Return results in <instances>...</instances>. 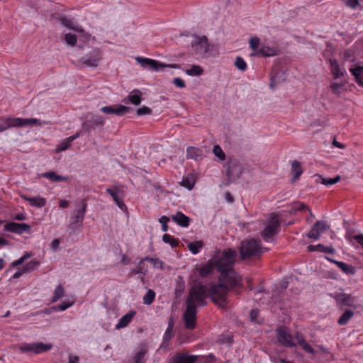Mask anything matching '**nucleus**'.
<instances>
[{"mask_svg": "<svg viewBox=\"0 0 363 363\" xmlns=\"http://www.w3.org/2000/svg\"><path fill=\"white\" fill-rule=\"evenodd\" d=\"M345 86V83H335L333 82L330 85V89L334 94H339L341 91V89Z\"/></svg>", "mask_w": 363, "mask_h": 363, "instance_id": "obj_54", "label": "nucleus"}, {"mask_svg": "<svg viewBox=\"0 0 363 363\" xmlns=\"http://www.w3.org/2000/svg\"><path fill=\"white\" fill-rule=\"evenodd\" d=\"M197 356L186 353H177L172 358L171 363H194Z\"/></svg>", "mask_w": 363, "mask_h": 363, "instance_id": "obj_18", "label": "nucleus"}, {"mask_svg": "<svg viewBox=\"0 0 363 363\" xmlns=\"http://www.w3.org/2000/svg\"><path fill=\"white\" fill-rule=\"evenodd\" d=\"M256 55H260L265 57H271L277 55V49L269 46L262 45L256 52Z\"/></svg>", "mask_w": 363, "mask_h": 363, "instance_id": "obj_32", "label": "nucleus"}, {"mask_svg": "<svg viewBox=\"0 0 363 363\" xmlns=\"http://www.w3.org/2000/svg\"><path fill=\"white\" fill-rule=\"evenodd\" d=\"M213 152L214 155L220 160H224L225 159V155L218 145H216L213 146Z\"/></svg>", "mask_w": 363, "mask_h": 363, "instance_id": "obj_52", "label": "nucleus"}, {"mask_svg": "<svg viewBox=\"0 0 363 363\" xmlns=\"http://www.w3.org/2000/svg\"><path fill=\"white\" fill-rule=\"evenodd\" d=\"M346 239L352 243V240L357 241V242L360 245L363 247V234L355 235L353 236H350L349 235H346Z\"/></svg>", "mask_w": 363, "mask_h": 363, "instance_id": "obj_51", "label": "nucleus"}, {"mask_svg": "<svg viewBox=\"0 0 363 363\" xmlns=\"http://www.w3.org/2000/svg\"><path fill=\"white\" fill-rule=\"evenodd\" d=\"M202 247L203 243L201 241L192 242L189 243L188 245V249L194 255H196L197 253H199Z\"/></svg>", "mask_w": 363, "mask_h": 363, "instance_id": "obj_42", "label": "nucleus"}, {"mask_svg": "<svg viewBox=\"0 0 363 363\" xmlns=\"http://www.w3.org/2000/svg\"><path fill=\"white\" fill-rule=\"evenodd\" d=\"M73 304V302H62L61 304L60 305H57V306H52L50 308H48L46 311H45V313H50L51 311H65L66 309H67L69 307L72 306Z\"/></svg>", "mask_w": 363, "mask_h": 363, "instance_id": "obj_39", "label": "nucleus"}, {"mask_svg": "<svg viewBox=\"0 0 363 363\" xmlns=\"http://www.w3.org/2000/svg\"><path fill=\"white\" fill-rule=\"evenodd\" d=\"M180 184L182 186L187 188L189 190L191 189L193 186V184H191V182L187 179H183Z\"/></svg>", "mask_w": 363, "mask_h": 363, "instance_id": "obj_63", "label": "nucleus"}, {"mask_svg": "<svg viewBox=\"0 0 363 363\" xmlns=\"http://www.w3.org/2000/svg\"><path fill=\"white\" fill-rule=\"evenodd\" d=\"M151 113L152 110L147 106H143L137 110V115L138 116L150 115Z\"/></svg>", "mask_w": 363, "mask_h": 363, "instance_id": "obj_58", "label": "nucleus"}, {"mask_svg": "<svg viewBox=\"0 0 363 363\" xmlns=\"http://www.w3.org/2000/svg\"><path fill=\"white\" fill-rule=\"evenodd\" d=\"M173 335H174L173 330H169V329L166 330V331L164 334V336H163V340H164V343H167V345H169V340L173 337Z\"/></svg>", "mask_w": 363, "mask_h": 363, "instance_id": "obj_60", "label": "nucleus"}, {"mask_svg": "<svg viewBox=\"0 0 363 363\" xmlns=\"http://www.w3.org/2000/svg\"><path fill=\"white\" fill-rule=\"evenodd\" d=\"M162 241L167 244H169L172 247H176L179 245V241L169 234H164Z\"/></svg>", "mask_w": 363, "mask_h": 363, "instance_id": "obj_41", "label": "nucleus"}, {"mask_svg": "<svg viewBox=\"0 0 363 363\" xmlns=\"http://www.w3.org/2000/svg\"><path fill=\"white\" fill-rule=\"evenodd\" d=\"M326 228L327 225L325 222L322 220H318L313 224L311 230L307 233V237L308 238L318 240L319 239L320 235L323 233Z\"/></svg>", "mask_w": 363, "mask_h": 363, "instance_id": "obj_15", "label": "nucleus"}, {"mask_svg": "<svg viewBox=\"0 0 363 363\" xmlns=\"http://www.w3.org/2000/svg\"><path fill=\"white\" fill-rule=\"evenodd\" d=\"M304 210H307L309 212V215L311 216H313V213L311 212V211L308 208V207L305 205L304 203H300V202H295V203H293L292 206H291V208L290 210V213H296V211H304Z\"/></svg>", "mask_w": 363, "mask_h": 363, "instance_id": "obj_36", "label": "nucleus"}, {"mask_svg": "<svg viewBox=\"0 0 363 363\" xmlns=\"http://www.w3.org/2000/svg\"><path fill=\"white\" fill-rule=\"evenodd\" d=\"M79 357L69 355L68 363H79Z\"/></svg>", "mask_w": 363, "mask_h": 363, "instance_id": "obj_64", "label": "nucleus"}, {"mask_svg": "<svg viewBox=\"0 0 363 363\" xmlns=\"http://www.w3.org/2000/svg\"><path fill=\"white\" fill-rule=\"evenodd\" d=\"M340 176L337 175L334 178H323L320 177L321 183L325 186H331L340 181Z\"/></svg>", "mask_w": 363, "mask_h": 363, "instance_id": "obj_48", "label": "nucleus"}, {"mask_svg": "<svg viewBox=\"0 0 363 363\" xmlns=\"http://www.w3.org/2000/svg\"><path fill=\"white\" fill-rule=\"evenodd\" d=\"M235 66L240 71H245L247 69V64L241 57H237L235 62Z\"/></svg>", "mask_w": 363, "mask_h": 363, "instance_id": "obj_50", "label": "nucleus"}, {"mask_svg": "<svg viewBox=\"0 0 363 363\" xmlns=\"http://www.w3.org/2000/svg\"><path fill=\"white\" fill-rule=\"evenodd\" d=\"M329 62L331 68V73L333 76L334 79H337L340 77L344 76V72L341 70L336 60L330 59Z\"/></svg>", "mask_w": 363, "mask_h": 363, "instance_id": "obj_27", "label": "nucleus"}, {"mask_svg": "<svg viewBox=\"0 0 363 363\" xmlns=\"http://www.w3.org/2000/svg\"><path fill=\"white\" fill-rule=\"evenodd\" d=\"M194 40L191 42V48L197 54H205L208 51V38L195 35Z\"/></svg>", "mask_w": 363, "mask_h": 363, "instance_id": "obj_12", "label": "nucleus"}, {"mask_svg": "<svg viewBox=\"0 0 363 363\" xmlns=\"http://www.w3.org/2000/svg\"><path fill=\"white\" fill-rule=\"evenodd\" d=\"M101 59V53L99 50L94 49L89 54L82 57L79 62L86 67H96L98 66L99 61Z\"/></svg>", "mask_w": 363, "mask_h": 363, "instance_id": "obj_10", "label": "nucleus"}, {"mask_svg": "<svg viewBox=\"0 0 363 363\" xmlns=\"http://www.w3.org/2000/svg\"><path fill=\"white\" fill-rule=\"evenodd\" d=\"M146 354V350L144 349H140L138 352L134 355L133 359L134 363H145V355Z\"/></svg>", "mask_w": 363, "mask_h": 363, "instance_id": "obj_47", "label": "nucleus"}, {"mask_svg": "<svg viewBox=\"0 0 363 363\" xmlns=\"http://www.w3.org/2000/svg\"><path fill=\"white\" fill-rule=\"evenodd\" d=\"M214 268H216V260L211 261L208 264L200 268L201 276L207 277L213 272Z\"/></svg>", "mask_w": 363, "mask_h": 363, "instance_id": "obj_35", "label": "nucleus"}, {"mask_svg": "<svg viewBox=\"0 0 363 363\" xmlns=\"http://www.w3.org/2000/svg\"><path fill=\"white\" fill-rule=\"evenodd\" d=\"M203 153L201 148L189 146L186 148V158L199 161L203 158Z\"/></svg>", "mask_w": 363, "mask_h": 363, "instance_id": "obj_20", "label": "nucleus"}, {"mask_svg": "<svg viewBox=\"0 0 363 363\" xmlns=\"http://www.w3.org/2000/svg\"><path fill=\"white\" fill-rule=\"evenodd\" d=\"M240 253L243 259L257 256L262 253V248L257 240H245L241 242Z\"/></svg>", "mask_w": 363, "mask_h": 363, "instance_id": "obj_3", "label": "nucleus"}, {"mask_svg": "<svg viewBox=\"0 0 363 363\" xmlns=\"http://www.w3.org/2000/svg\"><path fill=\"white\" fill-rule=\"evenodd\" d=\"M135 60L143 67L146 69L159 71L162 70L164 67H168L164 64L160 63L155 60L150 58L137 57Z\"/></svg>", "mask_w": 363, "mask_h": 363, "instance_id": "obj_13", "label": "nucleus"}, {"mask_svg": "<svg viewBox=\"0 0 363 363\" xmlns=\"http://www.w3.org/2000/svg\"><path fill=\"white\" fill-rule=\"evenodd\" d=\"M65 40L67 44L73 46L77 43V36L72 33H67L65 35Z\"/></svg>", "mask_w": 363, "mask_h": 363, "instance_id": "obj_55", "label": "nucleus"}, {"mask_svg": "<svg viewBox=\"0 0 363 363\" xmlns=\"http://www.w3.org/2000/svg\"><path fill=\"white\" fill-rule=\"evenodd\" d=\"M104 125V119L102 116L91 114L90 118L87 117L86 121L82 123V130L90 133L97 126H103Z\"/></svg>", "mask_w": 363, "mask_h": 363, "instance_id": "obj_11", "label": "nucleus"}, {"mask_svg": "<svg viewBox=\"0 0 363 363\" xmlns=\"http://www.w3.org/2000/svg\"><path fill=\"white\" fill-rule=\"evenodd\" d=\"M196 305L186 304V308L183 314V320L186 329L193 330L196 327Z\"/></svg>", "mask_w": 363, "mask_h": 363, "instance_id": "obj_7", "label": "nucleus"}, {"mask_svg": "<svg viewBox=\"0 0 363 363\" xmlns=\"http://www.w3.org/2000/svg\"><path fill=\"white\" fill-rule=\"evenodd\" d=\"M350 70L355 77L356 82L359 85L363 86V67L357 66L354 68H351Z\"/></svg>", "mask_w": 363, "mask_h": 363, "instance_id": "obj_31", "label": "nucleus"}, {"mask_svg": "<svg viewBox=\"0 0 363 363\" xmlns=\"http://www.w3.org/2000/svg\"><path fill=\"white\" fill-rule=\"evenodd\" d=\"M284 80H285L284 73L277 72L275 74L271 76L270 86L273 87Z\"/></svg>", "mask_w": 363, "mask_h": 363, "instance_id": "obj_44", "label": "nucleus"}, {"mask_svg": "<svg viewBox=\"0 0 363 363\" xmlns=\"http://www.w3.org/2000/svg\"><path fill=\"white\" fill-rule=\"evenodd\" d=\"M106 192L111 196L115 203L120 209L124 211L127 209L125 204L123 202L124 191L118 186H113L106 189Z\"/></svg>", "mask_w": 363, "mask_h": 363, "instance_id": "obj_9", "label": "nucleus"}, {"mask_svg": "<svg viewBox=\"0 0 363 363\" xmlns=\"http://www.w3.org/2000/svg\"><path fill=\"white\" fill-rule=\"evenodd\" d=\"M39 264L40 263L38 261H30L23 266V269L25 272V273L31 272L37 268Z\"/></svg>", "mask_w": 363, "mask_h": 363, "instance_id": "obj_46", "label": "nucleus"}, {"mask_svg": "<svg viewBox=\"0 0 363 363\" xmlns=\"http://www.w3.org/2000/svg\"><path fill=\"white\" fill-rule=\"evenodd\" d=\"M345 4L347 6L355 9L359 5L358 0H346Z\"/></svg>", "mask_w": 363, "mask_h": 363, "instance_id": "obj_62", "label": "nucleus"}, {"mask_svg": "<svg viewBox=\"0 0 363 363\" xmlns=\"http://www.w3.org/2000/svg\"><path fill=\"white\" fill-rule=\"evenodd\" d=\"M145 261H147L145 258L142 259L138 262L135 268L133 269V272L135 274H141L145 275L147 272V265L145 264Z\"/></svg>", "mask_w": 363, "mask_h": 363, "instance_id": "obj_37", "label": "nucleus"}, {"mask_svg": "<svg viewBox=\"0 0 363 363\" xmlns=\"http://www.w3.org/2000/svg\"><path fill=\"white\" fill-rule=\"evenodd\" d=\"M335 300L339 304L342 306L356 308L355 298L351 294L345 293L337 294L335 296Z\"/></svg>", "mask_w": 363, "mask_h": 363, "instance_id": "obj_17", "label": "nucleus"}, {"mask_svg": "<svg viewBox=\"0 0 363 363\" xmlns=\"http://www.w3.org/2000/svg\"><path fill=\"white\" fill-rule=\"evenodd\" d=\"M130 108L128 106H125L123 105L118 106H104L101 108V111L104 113L109 115V114H116L119 116H122L125 113H128Z\"/></svg>", "mask_w": 363, "mask_h": 363, "instance_id": "obj_14", "label": "nucleus"}, {"mask_svg": "<svg viewBox=\"0 0 363 363\" xmlns=\"http://www.w3.org/2000/svg\"><path fill=\"white\" fill-rule=\"evenodd\" d=\"M277 339L280 345L286 347H296L293 337L286 328H279L276 330Z\"/></svg>", "mask_w": 363, "mask_h": 363, "instance_id": "obj_8", "label": "nucleus"}, {"mask_svg": "<svg viewBox=\"0 0 363 363\" xmlns=\"http://www.w3.org/2000/svg\"><path fill=\"white\" fill-rule=\"evenodd\" d=\"M260 40L257 37H252L250 40V47L252 50L257 51L259 49Z\"/></svg>", "mask_w": 363, "mask_h": 363, "instance_id": "obj_53", "label": "nucleus"}, {"mask_svg": "<svg viewBox=\"0 0 363 363\" xmlns=\"http://www.w3.org/2000/svg\"><path fill=\"white\" fill-rule=\"evenodd\" d=\"M145 259L151 262L155 267L162 269L163 266V262L158 258H151L146 257Z\"/></svg>", "mask_w": 363, "mask_h": 363, "instance_id": "obj_56", "label": "nucleus"}, {"mask_svg": "<svg viewBox=\"0 0 363 363\" xmlns=\"http://www.w3.org/2000/svg\"><path fill=\"white\" fill-rule=\"evenodd\" d=\"M155 295V292L152 289H148L143 298V303L150 305L154 301Z\"/></svg>", "mask_w": 363, "mask_h": 363, "instance_id": "obj_43", "label": "nucleus"}, {"mask_svg": "<svg viewBox=\"0 0 363 363\" xmlns=\"http://www.w3.org/2000/svg\"><path fill=\"white\" fill-rule=\"evenodd\" d=\"M59 21L64 26L69 29H72L79 33H82L84 31L82 28H81L79 26L76 25V23L72 18H69L65 16L60 17Z\"/></svg>", "mask_w": 363, "mask_h": 363, "instance_id": "obj_25", "label": "nucleus"}, {"mask_svg": "<svg viewBox=\"0 0 363 363\" xmlns=\"http://www.w3.org/2000/svg\"><path fill=\"white\" fill-rule=\"evenodd\" d=\"M237 252L235 250H227L223 253L222 257L216 260V269L220 272L219 282L210 289L211 301L216 305L223 307L226 303V294L228 288H234L240 284V276L233 269Z\"/></svg>", "mask_w": 363, "mask_h": 363, "instance_id": "obj_1", "label": "nucleus"}, {"mask_svg": "<svg viewBox=\"0 0 363 363\" xmlns=\"http://www.w3.org/2000/svg\"><path fill=\"white\" fill-rule=\"evenodd\" d=\"M328 259L335 264L346 274H354L355 273V269L352 265L330 258H328Z\"/></svg>", "mask_w": 363, "mask_h": 363, "instance_id": "obj_28", "label": "nucleus"}, {"mask_svg": "<svg viewBox=\"0 0 363 363\" xmlns=\"http://www.w3.org/2000/svg\"><path fill=\"white\" fill-rule=\"evenodd\" d=\"M5 230L9 232L21 234L24 232L30 231V226L26 223L11 222L5 225Z\"/></svg>", "mask_w": 363, "mask_h": 363, "instance_id": "obj_16", "label": "nucleus"}, {"mask_svg": "<svg viewBox=\"0 0 363 363\" xmlns=\"http://www.w3.org/2000/svg\"><path fill=\"white\" fill-rule=\"evenodd\" d=\"M72 142L69 141V139L67 138L63 141H62L57 147V152H62L69 149L71 147Z\"/></svg>", "mask_w": 363, "mask_h": 363, "instance_id": "obj_49", "label": "nucleus"}, {"mask_svg": "<svg viewBox=\"0 0 363 363\" xmlns=\"http://www.w3.org/2000/svg\"><path fill=\"white\" fill-rule=\"evenodd\" d=\"M52 348V344L43 343L42 342H32V343H23L19 347V350L21 352H31L35 354H40L49 351Z\"/></svg>", "mask_w": 363, "mask_h": 363, "instance_id": "obj_5", "label": "nucleus"}, {"mask_svg": "<svg viewBox=\"0 0 363 363\" xmlns=\"http://www.w3.org/2000/svg\"><path fill=\"white\" fill-rule=\"evenodd\" d=\"M16 118L8 117L3 123L0 124V133L10 128H18L17 123L15 121Z\"/></svg>", "mask_w": 363, "mask_h": 363, "instance_id": "obj_34", "label": "nucleus"}, {"mask_svg": "<svg viewBox=\"0 0 363 363\" xmlns=\"http://www.w3.org/2000/svg\"><path fill=\"white\" fill-rule=\"evenodd\" d=\"M215 284H211L208 287L201 284L193 286L186 298V304L191 303L192 305H196V303L198 305L202 306H206V298L208 296L211 298L210 289Z\"/></svg>", "mask_w": 363, "mask_h": 363, "instance_id": "obj_2", "label": "nucleus"}, {"mask_svg": "<svg viewBox=\"0 0 363 363\" xmlns=\"http://www.w3.org/2000/svg\"><path fill=\"white\" fill-rule=\"evenodd\" d=\"M171 218L174 222L181 227L187 228L189 225L190 218L181 211H177Z\"/></svg>", "mask_w": 363, "mask_h": 363, "instance_id": "obj_19", "label": "nucleus"}, {"mask_svg": "<svg viewBox=\"0 0 363 363\" xmlns=\"http://www.w3.org/2000/svg\"><path fill=\"white\" fill-rule=\"evenodd\" d=\"M291 174H293L292 181H296L303 173L301 162L297 160H294L291 162Z\"/></svg>", "mask_w": 363, "mask_h": 363, "instance_id": "obj_30", "label": "nucleus"}, {"mask_svg": "<svg viewBox=\"0 0 363 363\" xmlns=\"http://www.w3.org/2000/svg\"><path fill=\"white\" fill-rule=\"evenodd\" d=\"M15 121L17 123L18 128L26 126V125H41V122L37 118H16Z\"/></svg>", "mask_w": 363, "mask_h": 363, "instance_id": "obj_26", "label": "nucleus"}, {"mask_svg": "<svg viewBox=\"0 0 363 363\" xmlns=\"http://www.w3.org/2000/svg\"><path fill=\"white\" fill-rule=\"evenodd\" d=\"M308 250L310 252L318 251V252H320L330 253V254H333L335 252V250L333 247L325 246L322 244H318L315 245H309V246H308Z\"/></svg>", "mask_w": 363, "mask_h": 363, "instance_id": "obj_29", "label": "nucleus"}, {"mask_svg": "<svg viewBox=\"0 0 363 363\" xmlns=\"http://www.w3.org/2000/svg\"><path fill=\"white\" fill-rule=\"evenodd\" d=\"M21 198L25 201L29 202L32 206L42 208L46 204V199L40 196L29 197L25 195L21 196Z\"/></svg>", "mask_w": 363, "mask_h": 363, "instance_id": "obj_23", "label": "nucleus"}, {"mask_svg": "<svg viewBox=\"0 0 363 363\" xmlns=\"http://www.w3.org/2000/svg\"><path fill=\"white\" fill-rule=\"evenodd\" d=\"M279 226L280 222L277 216L275 213H272L269 220L268 224L261 233V236L265 241H269L274 235L277 233V230Z\"/></svg>", "mask_w": 363, "mask_h": 363, "instance_id": "obj_6", "label": "nucleus"}, {"mask_svg": "<svg viewBox=\"0 0 363 363\" xmlns=\"http://www.w3.org/2000/svg\"><path fill=\"white\" fill-rule=\"evenodd\" d=\"M203 72V69L199 65H193L190 69L186 70V73L189 76H199Z\"/></svg>", "mask_w": 363, "mask_h": 363, "instance_id": "obj_45", "label": "nucleus"}, {"mask_svg": "<svg viewBox=\"0 0 363 363\" xmlns=\"http://www.w3.org/2000/svg\"><path fill=\"white\" fill-rule=\"evenodd\" d=\"M354 315V312L351 310H346L339 318L337 320V323L340 325H346L350 319H351Z\"/></svg>", "mask_w": 363, "mask_h": 363, "instance_id": "obj_38", "label": "nucleus"}, {"mask_svg": "<svg viewBox=\"0 0 363 363\" xmlns=\"http://www.w3.org/2000/svg\"><path fill=\"white\" fill-rule=\"evenodd\" d=\"M169 221V218L166 216H162L160 219L159 222L162 225V230L163 232H167L168 230L167 223Z\"/></svg>", "mask_w": 363, "mask_h": 363, "instance_id": "obj_57", "label": "nucleus"}, {"mask_svg": "<svg viewBox=\"0 0 363 363\" xmlns=\"http://www.w3.org/2000/svg\"><path fill=\"white\" fill-rule=\"evenodd\" d=\"M141 95L140 91L135 89L128 94V98L131 104L138 106L141 102Z\"/></svg>", "mask_w": 363, "mask_h": 363, "instance_id": "obj_33", "label": "nucleus"}, {"mask_svg": "<svg viewBox=\"0 0 363 363\" xmlns=\"http://www.w3.org/2000/svg\"><path fill=\"white\" fill-rule=\"evenodd\" d=\"M242 173V168L237 167L235 164L231 163L228 167L227 176L229 180L234 181L238 179Z\"/></svg>", "mask_w": 363, "mask_h": 363, "instance_id": "obj_24", "label": "nucleus"}, {"mask_svg": "<svg viewBox=\"0 0 363 363\" xmlns=\"http://www.w3.org/2000/svg\"><path fill=\"white\" fill-rule=\"evenodd\" d=\"M172 83L178 88L182 89L186 86L185 82L181 78H174L172 81Z\"/></svg>", "mask_w": 363, "mask_h": 363, "instance_id": "obj_61", "label": "nucleus"}, {"mask_svg": "<svg viewBox=\"0 0 363 363\" xmlns=\"http://www.w3.org/2000/svg\"><path fill=\"white\" fill-rule=\"evenodd\" d=\"M136 311L131 310L124 315H123L118 323L116 325V329L123 328L128 325V324L131 322L133 318L135 315Z\"/></svg>", "mask_w": 363, "mask_h": 363, "instance_id": "obj_21", "label": "nucleus"}, {"mask_svg": "<svg viewBox=\"0 0 363 363\" xmlns=\"http://www.w3.org/2000/svg\"><path fill=\"white\" fill-rule=\"evenodd\" d=\"M86 211V203L84 200H81L77 208L73 211L70 218L69 228L73 232L82 225Z\"/></svg>", "mask_w": 363, "mask_h": 363, "instance_id": "obj_4", "label": "nucleus"}, {"mask_svg": "<svg viewBox=\"0 0 363 363\" xmlns=\"http://www.w3.org/2000/svg\"><path fill=\"white\" fill-rule=\"evenodd\" d=\"M295 339L296 340L298 344L301 347V348L308 353L310 354H315V351L313 348L308 343L306 340L302 335L301 333H296L295 335Z\"/></svg>", "mask_w": 363, "mask_h": 363, "instance_id": "obj_22", "label": "nucleus"}, {"mask_svg": "<svg viewBox=\"0 0 363 363\" xmlns=\"http://www.w3.org/2000/svg\"><path fill=\"white\" fill-rule=\"evenodd\" d=\"M57 174L52 171L47 172L42 174V176L46 179H50L53 182H56Z\"/></svg>", "mask_w": 363, "mask_h": 363, "instance_id": "obj_59", "label": "nucleus"}, {"mask_svg": "<svg viewBox=\"0 0 363 363\" xmlns=\"http://www.w3.org/2000/svg\"><path fill=\"white\" fill-rule=\"evenodd\" d=\"M64 295H65V289L61 284H59L58 286H57V287L55 289L53 296L51 298V302L52 303L56 302L60 298L63 297Z\"/></svg>", "mask_w": 363, "mask_h": 363, "instance_id": "obj_40", "label": "nucleus"}]
</instances>
